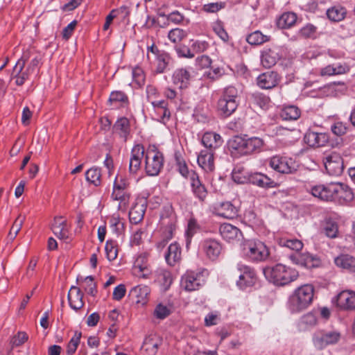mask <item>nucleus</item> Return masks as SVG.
Returning a JSON list of instances; mask_svg holds the SVG:
<instances>
[{"instance_id":"obj_1","label":"nucleus","mask_w":355,"mask_h":355,"mask_svg":"<svg viewBox=\"0 0 355 355\" xmlns=\"http://www.w3.org/2000/svg\"><path fill=\"white\" fill-rule=\"evenodd\" d=\"M315 288L312 284H303L295 288L288 299V306L292 313H300L311 305Z\"/></svg>"},{"instance_id":"obj_2","label":"nucleus","mask_w":355,"mask_h":355,"mask_svg":"<svg viewBox=\"0 0 355 355\" xmlns=\"http://www.w3.org/2000/svg\"><path fill=\"white\" fill-rule=\"evenodd\" d=\"M266 278L276 286H285L298 277V272L286 265L277 263L263 269Z\"/></svg>"},{"instance_id":"obj_3","label":"nucleus","mask_w":355,"mask_h":355,"mask_svg":"<svg viewBox=\"0 0 355 355\" xmlns=\"http://www.w3.org/2000/svg\"><path fill=\"white\" fill-rule=\"evenodd\" d=\"M244 256L254 262L266 261L270 256V250L264 242L259 239H248L242 243Z\"/></svg>"},{"instance_id":"obj_4","label":"nucleus","mask_w":355,"mask_h":355,"mask_svg":"<svg viewBox=\"0 0 355 355\" xmlns=\"http://www.w3.org/2000/svg\"><path fill=\"white\" fill-rule=\"evenodd\" d=\"M177 166L180 173L190 181L192 191L200 200H204L207 195L205 185L199 179L198 175L194 171H189L183 159H177Z\"/></svg>"},{"instance_id":"obj_5","label":"nucleus","mask_w":355,"mask_h":355,"mask_svg":"<svg viewBox=\"0 0 355 355\" xmlns=\"http://www.w3.org/2000/svg\"><path fill=\"white\" fill-rule=\"evenodd\" d=\"M239 92L232 86L226 87L218 101V110L220 114L227 117L230 116L239 105Z\"/></svg>"},{"instance_id":"obj_6","label":"nucleus","mask_w":355,"mask_h":355,"mask_svg":"<svg viewBox=\"0 0 355 355\" xmlns=\"http://www.w3.org/2000/svg\"><path fill=\"white\" fill-rule=\"evenodd\" d=\"M162 153L155 148L148 149L145 154V169L150 176L157 175L163 167Z\"/></svg>"},{"instance_id":"obj_7","label":"nucleus","mask_w":355,"mask_h":355,"mask_svg":"<svg viewBox=\"0 0 355 355\" xmlns=\"http://www.w3.org/2000/svg\"><path fill=\"white\" fill-rule=\"evenodd\" d=\"M340 338V334L336 331H317L312 338L314 347L318 349H323L330 345L336 344Z\"/></svg>"},{"instance_id":"obj_8","label":"nucleus","mask_w":355,"mask_h":355,"mask_svg":"<svg viewBox=\"0 0 355 355\" xmlns=\"http://www.w3.org/2000/svg\"><path fill=\"white\" fill-rule=\"evenodd\" d=\"M205 284V279L200 272L187 271L181 278L180 286L187 292L198 290Z\"/></svg>"},{"instance_id":"obj_9","label":"nucleus","mask_w":355,"mask_h":355,"mask_svg":"<svg viewBox=\"0 0 355 355\" xmlns=\"http://www.w3.org/2000/svg\"><path fill=\"white\" fill-rule=\"evenodd\" d=\"M323 163L329 175L338 176L343 173V160L339 153L333 152L326 154L323 157Z\"/></svg>"},{"instance_id":"obj_10","label":"nucleus","mask_w":355,"mask_h":355,"mask_svg":"<svg viewBox=\"0 0 355 355\" xmlns=\"http://www.w3.org/2000/svg\"><path fill=\"white\" fill-rule=\"evenodd\" d=\"M29 58L30 53L24 52L13 67L12 77L15 79V83L18 86L22 85L33 73L30 70L28 71L27 67L24 69L26 62Z\"/></svg>"},{"instance_id":"obj_11","label":"nucleus","mask_w":355,"mask_h":355,"mask_svg":"<svg viewBox=\"0 0 355 355\" xmlns=\"http://www.w3.org/2000/svg\"><path fill=\"white\" fill-rule=\"evenodd\" d=\"M236 268L239 273V280L236 284L240 288L244 289L248 286H251L254 284L256 282V274L252 268L239 263L237 264Z\"/></svg>"},{"instance_id":"obj_12","label":"nucleus","mask_w":355,"mask_h":355,"mask_svg":"<svg viewBox=\"0 0 355 355\" xmlns=\"http://www.w3.org/2000/svg\"><path fill=\"white\" fill-rule=\"evenodd\" d=\"M200 250L202 253L209 260L217 259L222 251V245L214 239H205L201 241Z\"/></svg>"},{"instance_id":"obj_13","label":"nucleus","mask_w":355,"mask_h":355,"mask_svg":"<svg viewBox=\"0 0 355 355\" xmlns=\"http://www.w3.org/2000/svg\"><path fill=\"white\" fill-rule=\"evenodd\" d=\"M354 198V193L348 186L340 182L334 183L333 202L345 205L350 203Z\"/></svg>"},{"instance_id":"obj_14","label":"nucleus","mask_w":355,"mask_h":355,"mask_svg":"<svg viewBox=\"0 0 355 355\" xmlns=\"http://www.w3.org/2000/svg\"><path fill=\"white\" fill-rule=\"evenodd\" d=\"M269 165L272 168L280 173H292L296 170L295 164L292 159L277 155L270 158Z\"/></svg>"},{"instance_id":"obj_15","label":"nucleus","mask_w":355,"mask_h":355,"mask_svg":"<svg viewBox=\"0 0 355 355\" xmlns=\"http://www.w3.org/2000/svg\"><path fill=\"white\" fill-rule=\"evenodd\" d=\"M290 259L293 263L306 268H318L321 264L319 257L309 252L291 255Z\"/></svg>"},{"instance_id":"obj_16","label":"nucleus","mask_w":355,"mask_h":355,"mask_svg":"<svg viewBox=\"0 0 355 355\" xmlns=\"http://www.w3.org/2000/svg\"><path fill=\"white\" fill-rule=\"evenodd\" d=\"M334 183L326 184H318L311 188V193L322 201L333 202L334 200Z\"/></svg>"},{"instance_id":"obj_17","label":"nucleus","mask_w":355,"mask_h":355,"mask_svg":"<svg viewBox=\"0 0 355 355\" xmlns=\"http://www.w3.org/2000/svg\"><path fill=\"white\" fill-rule=\"evenodd\" d=\"M145 155L144 147L142 145H135L131 151L129 163V171L136 174L141 168V160Z\"/></svg>"},{"instance_id":"obj_18","label":"nucleus","mask_w":355,"mask_h":355,"mask_svg":"<svg viewBox=\"0 0 355 355\" xmlns=\"http://www.w3.org/2000/svg\"><path fill=\"white\" fill-rule=\"evenodd\" d=\"M279 80L278 73L271 71L260 74L257 78V84L261 89H269L276 87Z\"/></svg>"},{"instance_id":"obj_19","label":"nucleus","mask_w":355,"mask_h":355,"mask_svg":"<svg viewBox=\"0 0 355 355\" xmlns=\"http://www.w3.org/2000/svg\"><path fill=\"white\" fill-rule=\"evenodd\" d=\"M146 209V201L138 198L129 211V218L132 223L137 224L142 220Z\"/></svg>"},{"instance_id":"obj_20","label":"nucleus","mask_w":355,"mask_h":355,"mask_svg":"<svg viewBox=\"0 0 355 355\" xmlns=\"http://www.w3.org/2000/svg\"><path fill=\"white\" fill-rule=\"evenodd\" d=\"M214 155L215 153L207 149L202 150L198 155V164L207 173L212 172L215 168Z\"/></svg>"},{"instance_id":"obj_21","label":"nucleus","mask_w":355,"mask_h":355,"mask_svg":"<svg viewBox=\"0 0 355 355\" xmlns=\"http://www.w3.org/2000/svg\"><path fill=\"white\" fill-rule=\"evenodd\" d=\"M202 143L205 149L215 153V150L222 146L223 140L220 135L213 132H207L203 135Z\"/></svg>"},{"instance_id":"obj_22","label":"nucleus","mask_w":355,"mask_h":355,"mask_svg":"<svg viewBox=\"0 0 355 355\" xmlns=\"http://www.w3.org/2000/svg\"><path fill=\"white\" fill-rule=\"evenodd\" d=\"M191 70V68L176 69L173 75V83L180 89L187 88L193 77Z\"/></svg>"},{"instance_id":"obj_23","label":"nucleus","mask_w":355,"mask_h":355,"mask_svg":"<svg viewBox=\"0 0 355 355\" xmlns=\"http://www.w3.org/2000/svg\"><path fill=\"white\" fill-rule=\"evenodd\" d=\"M219 231L221 236L227 242H234L242 238L240 230L230 223L222 224Z\"/></svg>"},{"instance_id":"obj_24","label":"nucleus","mask_w":355,"mask_h":355,"mask_svg":"<svg viewBox=\"0 0 355 355\" xmlns=\"http://www.w3.org/2000/svg\"><path fill=\"white\" fill-rule=\"evenodd\" d=\"M338 306L344 310L355 309V292L352 291H343L337 297Z\"/></svg>"},{"instance_id":"obj_25","label":"nucleus","mask_w":355,"mask_h":355,"mask_svg":"<svg viewBox=\"0 0 355 355\" xmlns=\"http://www.w3.org/2000/svg\"><path fill=\"white\" fill-rule=\"evenodd\" d=\"M328 136L325 133L309 131L304 137V142L309 146L318 148L324 146L328 141Z\"/></svg>"},{"instance_id":"obj_26","label":"nucleus","mask_w":355,"mask_h":355,"mask_svg":"<svg viewBox=\"0 0 355 355\" xmlns=\"http://www.w3.org/2000/svg\"><path fill=\"white\" fill-rule=\"evenodd\" d=\"M155 110L154 117L158 121L166 124L170 119L171 113L167 109V103L162 100L158 101H151Z\"/></svg>"},{"instance_id":"obj_27","label":"nucleus","mask_w":355,"mask_h":355,"mask_svg":"<svg viewBox=\"0 0 355 355\" xmlns=\"http://www.w3.org/2000/svg\"><path fill=\"white\" fill-rule=\"evenodd\" d=\"M214 212L225 218H233L236 216L237 210L230 202H217L214 205Z\"/></svg>"},{"instance_id":"obj_28","label":"nucleus","mask_w":355,"mask_h":355,"mask_svg":"<svg viewBox=\"0 0 355 355\" xmlns=\"http://www.w3.org/2000/svg\"><path fill=\"white\" fill-rule=\"evenodd\" d=\"M248 181L261 188H274L277 184L274 180L261 173L248 174Z\"/></svg>"},{"instance_id":"obj_29","label":"nucleus","mask_w":355,"mask_h":355,"mask_svg":"<svg viewBox=\"0 0 355 355\" xmlns=\"http://www.w3.org/2000/svg\"><path fill=\"white\" fill-rule=\"evenodd\" d=\"M349 71V67L347 64L338 63L322 67L319 71V75L322 77L342 75L347 73Z\"/></svg>"},{"instance_id":"obj_30","label":"nucleus","mask_w":355,"mask_h":355,"mask_svg":"<svg viewBox=\"0 0 355 355\" xmlns=\"http://www.w3.org/2000/svg\"><path fill=\"white\" fill-rule=\"evenodd\" d=\"M280 58L279 49L277 47L268 49L262 52L261 62L263 67L270 68Z\"/></svg>"},{"instance_id":"obj_31","label":"nucleus","mask_w":355,"mask_h":355,"mask_svg":"<svg viewBox=\"0 0 355 355\" xmlns=\"http://www.w3.org/2000/svg\"><path fill=\"white\" fill-rule=\"evenodd\" d=\"M150 288L144 285H139L132 288L130 291V297L137 304L144 305L147 303L148 296L150 294Z\"/></svg>"},{"instance_id":"obj_32","label":"nucleus","mask_w":355,"mask_h":355,"mask_svg":"<svg viewBox=\"0 0 355 355\" xmlns=\"http://www.w3.org/2000/svg\"><path fill=\"white\" fill-rule=\"evenodd\" d=\"M83 295L79 288L72 286L68 293L69 306L74 310H78L84 306Z\"/></svg>"},{"instance_id":"obj_33","label":"nucleus","mask_w":355,"mask_h":355,"mask_svg":"<svg viewBox=\"0 0 355 355\" xmlns=\"http://www.w3.org/2000/svg\"><path fill=\"white\" fill-rule=\"evenodd\" d=\"M336 266L349 272H355V258L349 254H341L334 259Z\"/></svg>"},{"instance_id":"obj_34","label":"nucleus","mask_w":355,"mask_h":355,"mask_svg":"<svg viewBox=\"0 0 355 355\" xmlns=\"http://www.w3.org/2000/svg\"><path fill=\"white\" fill-rule=\"evenodd\" d=\"M51 229L54 234L60 239H67L68 238L67 220L62 217L55 218Z\"/></svg>"},{"instance_id":"obj_35","label":"nucleus","mask_w":355,"mask_h":355,"mask_svg":"<svg viewBox=\"0 0 355 355\" xmlns=\"http://www.w3.org/2000/svg\"><path fill=\"white\" fill-rule=\"evenodd\" d=\"M166 263L170 266H174L181 259V248L180 245L174 242L171 243L165 254Z\"/></svg>"},{"instance_id":"obj_36","label":"nucleus","mask_w":355,"mask_h":355,"mask_svg":"<svg viewBox=\"0 0 355 355\" xmlns=\"http://www.w3.org/2000/svg\"><path fill=\"white\" fill-rule=\"evenodd\" d=\"M318 323L316 313L313 311L303 315L299 322L298 328L300 331H306L313 328Z\"/></svg>"},{"instance_id":"obj_37","label":"nucleus","mask_w":355,"mask_h":355,"mask_svg":"<svg viewBox=\"0 0 355 355\" xmlns=\"http://www.w3.org/2000/svg\"><path fill=\"white\" fill-rule=\"evenodd\" d=\"M114 130L125 140L130 133V122L125 117L119 119L114 125Z\"/></svg>"},{"instance_id":"obj_38","label":"nucleus","mask_w":355,"mask_h":355,"mask_svg":"<svg viewBox=\"0 0 355 355\" xmlns=\"http://www.w3.org/2000/svg\"><path fill=\"white\" fill-rule=\"evenodd\" d=\"M297 21V15L292 12L283 13L277 19V25L279 28L285 29L293 26Z\"/></svg>"},{"instance_id":"obj_39","label":"nucleus","mask_w":355,"mask_h":355,"mask_svg":"<svg viewBox=\"0 0 355 355\" xmlns=\"http://www.w3.org/2000/svg\"><path fill=\"white\" fill-rule=\"evenodd\" d=\"M301 114L300 109L294 105L284 107L280 113V116L284 120L295 121L300 118Z\"/></svg>"},{"instance_id":"obj_40","label":"nucleus","mask_w":355,"mask_h":355,"mask_svg":"<svg viewBox=\"0 0 355 355\" xmlns=\"http://www.w3.org/2000/svg\"><path fill=\"white\" fill-rule=\"evenodd\" d=\"M77 282L84 288L88 294L92 296L96 295V286L94 282V278L92 276H87L86 277L78 276L77 277Z\"/></svg>"},{"instance_id":"obj_41","label":"nucleus","mask_w":355,"mask_h":355,"mask_svg":"<svg viewBox=\"0 0 355 355\" xmlns=\"http://www.w3.org/2000/svg\"><path fill=\"white\" fill-rule=\"evenodd\" d=\"M157 279L164 289H168L173 282L171 272L165 268H161L157 270Z\"/></svg>"},{"instance_id":"obj_42","label":"nucleus","mask_w":355,"mask_h":355,"mask_svg":"<svg viewBox=\"0 0 355 355\" xmlns=\"http://www.w3.org/2000/svg\"><path fill=\"white\" fill-rule=\"evenodd\" d=\"M112 198L114 200L119 201V207H125L129 201L130 195L127 193L125 189H114L112 193Z\"/></svg>"},{"instance_id":"obj_43","label":"nucleus","mask_w":355,"mask_h":355,"mask_svg":"<svg viewBox=\"0 0 355 355\" xmlns=\"http://www.w3.org/2000/svg\"><path fill=\"white\" fill-rule=\"evenodd\" d=\"M346 10L344 8L334 6L327 10V15L329 19L334 21H341L345 18Z\"/></svg>"},{"instance_id":"obj_44","label":"nucleus","mask_w":355,"mask_h":355,"mask_svg":"<svg viewBox=\"0 0 355 355\" xmlns=\"http://www.w3.org/2000/svg\"><path fill=\"white\" fill-rule=\"evenodd\" d=\"M279 244L281 246L286 247L295 251H300L303 248L302 242L297 239L282 238L279 241Z\"/></svg>"},{"instance_id":"obj_45","label":"nucleus","mask_w":355,"mask_h":355,"mask_svg":"<svg viewBox=\"0 0 355 355\" xmlns=\"http://www.w3.org/2000/svg\"><path fill=\"white\" fill-rule=\"evenodd\" d=\"M132 274L137 277L147 279L150 275V270L148 265H139V261H135Z\"/></svg>"},{"instance_id":"obj_46","label":"nucleus","mask_w":355,"mask_h":355,"mask_svg":"<svg viewBox=\"0 0 355 355\" xmlns=\"http://www.w3.org/2000/svg\"><path fill=\"white\" fill-rule=\"evenodd\" d=\"M198 230V225L195 219L191 218L187 224V228L185 232V237H186V247L189 248V245L191 242V239L193 235L197 232Z\"/></svg>"},{"instance_id":"obj_47","label":"nucleus","mask_w":355,"mask_h":355,"mask_svg":"<svg viewBox=\"0 0 355 355\" xmlns=\"http://www.w3.org/2000/svg\"><path fill=\"white\" fill-rule=\"evenodd\" d=\"M101 171L97 167H92L85 173L87 181L92 183L95 186H98L101 184Z\"/></svg>"},{"instance_id":"obj_48","label":"nucleus","mask_w":355,"mask_h":355,"mask_svg":"<svg viewBox=\"0 0 355 355\" xmlns=\"http://www.w3.org/2000/svg\"><path fill=\"white\" fill-rule=\"evenodd\" d=\"M127 101L128 97L122 92L116 91L110 94L109 103L111 105L118 107L120 105L127 103Z\"/></svg>"},{"instance_id":"obj_49","label":"nucleus","mask_w":355,"mask_h":355,"mask_svg":"<svg viewBox=\"0 0 355 355\" xmlns=\"http://www.w3.org/2000/svg\"><path fill=\"white\" fill-rule=\"evenodd\" d=\"M268 40V36L259 31L252 33L247 37V42L252 45H260Z\"/></svg>"},{"instance_id":"obj_50","label":"nucleus","mask_w":355,"mask_h":355,"mask_svg":"<svg viewBox=\"0 0 355 355\" xmlns=\"http://www.w3.org/2000/svg\"><path fill=\"white\" fill-rule=\"evenodd\" d=\"M26 220V216L19 214L18 217L15 219L12 226L9 232V236L11 239H14L17 234L19 232L21 227Z\"/></svg>"},{"instance_id":"obj_51","label":"nucleus","mask_w":355,"mask_h":355,"mask_svg":"<svg viewBox=\"0 0 355 355\" xmlns=\"http://www.w3.org/2000/svg\"><path fill=\"white\" fill-rule=\"evenodd\" d=\"M82 334L80 331H76L73 336L71 338L67 345V353L68 355L73 354L78 346L79 345Z\"/></svg>"},{"instance_id":"obj_52","label":"nucleus","mask_w":355,"mask_h":355,"mask_svg":"<svg viewBox=\"0 0 355 355\" xmlns=\"http://www.w3.org/2000/svg\"><path fill=\"white\" fill-rule=\"evenodd\" d=\"M169 62L168 55L163 53L162 55L154 59L152 63L157 64L156 71L158 73H163Z\"/></svg>"},{"instance_id":"obj_53","label":"nucleus","mask_w":355,"mask_h":355,"mask_svg":"<svg viewBox=\"0 0 355 355\" xmlns=\"http://www.w3.org/2000/svg\"><path fill=\"white\" fill-rule=\"evenodd\" d=\"M107 258L109 261L114 260L118 254V249L115 242L107 241L105 247Z\"/></svg>"},{"instance_id":"obj_54","label":"nucleus","mask_w":355,"mask_h":355,"mask_svg":"<svg viewBox=\"0 0 355 355\" xmlns=\"http://www.w3.org/2000/svg\"><path fill=\"white\" fill-rule=\"evenodd\" d=\"M171 313V309L162 304H159L156 306L153 314L154 316L159 320H164L168 317Z\"/></svg>"},{"instance_id":"obj_55","label":"nucleus","mask_w":355,"mask_h":355,"mask_svg":"<svg viewBox=\"0 0 355 355\" xmlns=\"http://www.w3.org/2000/svg\"><path fill=\"white\" fill-rule=\"evenodd\" d=\"M243 139L241 137L236 136L229 141L228 145L232 153H240L242 145H243Z\"/></svg>"},{"instance_id":"obj_56","label":"nucleus","mask_w":355,"mask_h":355,"mask_svg":"<svg viewBox=\"0 0 355 355\" xmlns=\"http://www.w3.org/2000/svg\"><path fill=\"white\" fill-rule=\"evenodd\" d=\"M112 230L116 234L121 232L123 228V223L118 214H114L110 219Z\"/></svg>"},{"instance_id":"obj_57","label":"nucleus","mask_w":355,"mask_h":355,"mask_svg":"<svg viewBox=\"0 0 355 355\" xmlns=\"http://www.w3.org/2000/svg\"><path fill=\"white\" fill-rule=\"evenodd\" d=\"M254 103L262 109H266L270 103V98L263 94H255L253 95Z\"/></svg>"},{"instance_id":"obj_58","label":"nucleus","mask_w":355,"mask_h":355,"mask_svg":"<svg viewBox=\"0 0 355 355\" xmlns=\"http://www.w3.org/2000/svg\"><path fill=\"white\" fill-rule=\"evenodd\" d=\"M184 37L185 33L184 31L180 28H174L171 30L168 35V39L174 43L180 42Z\"/></svg>"},{"instance_id":"obj_59","label":"nucleus","mask_w":355,"mask_h":355,"mask_svg":"<svg viewBox=\"0 0 355 355\" xmlns=\"http://www.w3.org/2000/svg\"><path fill=\"white\" fill-rule=\"evenodd\" d=\"M132 78L134 82L138 85L141 86L144 84L145 76L142 69L135 67L132 70Z\"/></svg>"},{"instance_id":"obj_60","label":"nucleus","mask_w":355,"mask_h":355,"mask_svg":"<svg viewBox=\"0 0 355 355\" xmlns=\"http://www.w3.org/2000/svg\"><path fill=\"white\" fill-rule=\"evenodd\" d=\"M246 139L250 153L260 149L263 144V140L259 137H251Z\"/></svg>"},{"instance_id":"obj_61","label":"nucleus","mask_w":355,"mask_h":355,"mask_svg":"<svg viewBox=\"0 0 355 355\" xmlns=\"http://www.w3.org/2000/svg\"><path fill=\"white\" fill-rule=\"evenodd\" d=\"M213 30L215 33L224 42H226L229 39L228 34L224 29L220 22H216L213 26Z\"/></svg>"},{"instance_id":"obj_62","label":"nucleus","mask_w":355,"mask_h":355,"mask_svg":"<svg viewBox=\"0 0 355 355\" xmlns=\"http://www.w3.org/2000/svg\"><path fill=\"white\" fill-rule=\"evenodd\" d=\"M332 132L338 136L344 135L347 132V128L345 123L340 121L334 123L331 125Z\"/></svg>"},{"instance_id":"obj_63","label":"nucleus","mask_w":355,"mask_h":355,"mask_svg":"<svg viewBox=\"0 0 355 355\" xmlns=\"http://www.w3.org/2000/svg\"><path fill=\"white\" fill-rule=\"evenodd\" d=\"M224 7V3L220 2H212L204 5L202 10L207 13H214L220 10Z\"/></svg>"},{"instance_id":"obj_64","label":"nucleus","mask_w":355,"mask_h":355,"mask_svg":"<svg viewBox=\"0 0 355 355\" xmlns=\"http://www.w3.org/2000/svg\"><path fill=\"white\" fill-rule=\"evenodd\" d=\"M324 233L329 238H336L338 234V225L334 223H327L324 227Z\"/></svg>"}]
</instances>
